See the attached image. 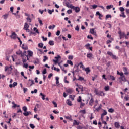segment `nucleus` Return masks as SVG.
Returning a JSON list of instances; mask_svg holds the SVG:
<instances>
[{
    "mask_svg": "<svg viewBox=\"0 0 129 129\" xmlns=\"http://www.w3.org/2000/svg\"><path fill=\"white\" fill-rule=\"evenodd\" d=\"M60 34H61V31H60V30H57L55 34L56 36H60Z\"/></svg>",
    "mask_w": 129,
    "mask_h": 129,
    "instance_id": "49530a36",
    "label": "nucleus"
},
{
    "mask_svg": "<svg viewBox=\"0 0 129 129\" xmlns=\"http://www.w3.org/2000/svg\"><path fill=\"white\" fill-rule=\"evenodd\" d=\"M10 37L11 39H13V40H16V39H17V36L16 32L12 33L11 35H10Z\"/></svg>",
    "mask_w": 129,
    "mask_h": 129,
    "instance_id": "423d86ee",
    "label": "nucleus"
},
{
    "mask_svg": "<svg viewBox=\"0 0 129 129\" xmlns=\"http://www.w3.org/2000/svg\"><path fill=\"white\" fill-rule=\"evenodd\" d=\"M52 103L53 104H54V107H57L58 105L57 104V103H56V102H55L54 101H53Z\"/></svg>",
    "mask_w": 129,
    "mask_h": 129,
    "instance_id": "a18cd8bd",
    "label": "nucleus"
},
{
    "mask_svg": "<svg viewBox=\"0 0 129 129\" xmlns=\"http://www.w3.org/2000/svg\"><path fill=\"white\" fill-rule=\"evenodd\" d=\"M70 8L73 9V10H74V11H75L76 13H79V12H80V8H79L77 6L75 7L74 6L71 5Z\"/></svg>",
    "mask_w": 129,
    "mask_h": 129,
    "instance_id": "7ed1b4c3",
    "label": "nucleus"
},
{
    "mask_svg": "<svg viewBox=\"0 0 129 129\" xmlns=\"http://www.w3.org/2000/svg\"><path fill=\"white\" fill-rule=\"evenodd\" d=\"M23 115H24V116H28L29 115V113L28 112V111H26V112H24L23 113Z\"/></svg>",
    "mask_w": 129,
    "mask_h": 129,
    "instance_id": "a19ab883",
    "label": "nucleus"
},
{
    "mask_svg": "<svg viewBox=\"0 0 129 129\" xmlns=\"http://www.w3.org/2000/svg\"><path fill=\"white\" fill-rule=\"evenodd\" d=\"M21 58H22L23 63H26V62H27L26 57H25V56H22Z\"/></svg>",
    "mask_w": 129,
    "mask_h": 129,
    "instance_id": "5701e85b",
    "label": "nucleus"
},
{
    "mask_svg": "<svg viewBox=\"0 0 129 129\" xmlns=\"http://www.w3.org/2000/svg\"><path fill=\"white\" fill-rule=\"evenodd\" d=\"M54 58L56 60L53 59L52 61L54 62V64L57 65V64H58V62H59V59H61V56L58 55L57 56H55Z\"/></svg>",
    "mask_w": 129,
    "mask_h": 129,
    "instance_id": "39448f33",
    "label": "nucleus"
},
{
    "mask_svg": "<svg viewBox=\"0 0 129 129\" xmlns=\"http://www.w3.org/2000/svg\"><path fill=\"white\" fill-rule=\"evenodd\" d=\"M107 55H109V56H110L112 57V59L114 60H117V57H116V55H115L113 54V53L110 51H108L107 52Z\"/></svg>",
    "mask_w": 129,
    "mask_h": 129,
    "instance_id": "20e7f679",
    "label": "nucleus"
},
{
    "mask_svg": "<svg viewBox=\"0 0 129 129\" xmlns=\"http://www.w3.org/2000/svg\"><path fill=\"white\" fill-rule=\"evenodd\" d=\"M67 63H68V64H69L70 65H71V66H72V65H73V62H72V61H71L70 60H67Z\"/></svg>",
    "mask_w": 129,
    "mask_h": 129,
    "instance_id": "7c9ffc66",
    "label": "nucleus"
},
{
    "mask_svg": "<svg viewBox=\"0 0 129 129\" xmlns=\"http://www.w3.org/2000/svg\"><path fill=\"white\" fill-rule=\"evenodd\" d=\"M75 29L76 31H79V26H78V25H77Z\"/></svg>",
    "mask_w": 129,
    "mask_h": 129,
    "instance_id": "0e129e2a",
    "label": "nucleus"
},
{
    "mask_svg": "<svg viewBox=\"0 0 129 129\" xmlns=\"http://www.w3.org/2000/svg\"><path fill=\"white\" fill-rule=\"evenodd\" d=\"M81 96H79L78 99H77V102H81Z\"/></svg>",
    "mask_w": 129,
    "mask_h": 129,
    "instance_id": "6e6d98bb",
    "label": "nucleus"
},
{
    "mask_svg": "<svg viewBox=\"0 0 129 129\" xmlns=\"http://www.w3.org/2000/svg\"><path fill=\"white\" fill-rule=\"evenodd\" d=\"M114 126L116 128L119 129L120 128V125L119 124V122H115L114 123Z\"/></svg>",
    "mask_w": 129,
    "mask_h": 129,
    "instance_id": "9d476101",
    "label": "nucleus"
},
{
    "mask_svg": "<svg viewBox=\"0 0 129 129\" xmlns=\"http://www.w3.org/2000/svg\"><path fill=\"white\" fill-rule=\"evenodd\" d=\"M120 17H122V18H126V15H125V13L124 12H121V14L119 15Z\"/></svg>",
    "mask_w": 129,
    "mask_h": 129,
    "instance_id": "6ab92c4d",
    "label": "nucleus"
},
{
    "mask_svg": "<svg viewBox=\"0 0 129 129\" xmlns=\"http://www.w3.org/2000/svg\"><path fill=\"white\" fill-rule=\"evenodd\" d=\"M24 30H26V29H29V25L28 24V23L26 22L24 24V26L23 28Z\"/></svg>",
    "mask_w": 129,
    "mask_h": 129,
    "instance_id": "a211bd4d",
    "label": "nucleus"
},
{
    "mask_svg": "<svg viewBox=\"0 0 129 129\" xmlns=\"http://www.w3.org/2000/svg\"><path fill=\"white\" fill-rule=\"evenodd\" d=\"M52 76H53V73H50V74L48 75V77L49 79H50V78H51V77H52Z\"/></svg>",
    "mask_w": 129,
    "mask_h": 129,
    "instance_id": "774afa93",
    "label": "nucleus"
},
{
    "mask_svg": "<svg viewBox=\"0 0 129 129\" xmlns=\"http://www.w3.org/2000/svg\"><path fill=\"white\" fill-rule=\"evenodd\" d=\"M22 49L23 50H28L29 48L28 47V45L26 44H23L21 46Z\"/></svg>",
    "mask_w": 129,
    "mask_h": 129,
    "instance_id": "1a4fd4ad",
    "label": "nucleus"
},
{
    "mask_svg": "<svg viewBox=\"0 0 129 129\" xmlns=\"http://www.w3.org/2000/svg\"><path fill=\"white\" fill-rule=\"evenodd\" d=\"M68 59L69 60H73V55H69Z\"/></svg>",
    "mask_w": 129,
    "mask_h": 129,
    "instance_id": "864d4df0",
    "label": "nucleus"
},
{
    "mask_svg": "<svg viewBox=\"0 0 129 129\" xmlns=\"http://www.w3.org/2000/svg\"><path fill=\"white\" fill-rule=\"evenodd\" d=\"M90 32L92 34V35H94L95 36H96V32L94 31V29H91Z\"/></svg>",
    "mask_w": 129,
    "mask_h": 129,
    "instance_id": "f8f14e48",
    "label": "nucleus"
},
{
    "mask_svg": "<svg viewBox=\"0 0 129 129\" xmlns=\"http://www.w3.org/2000/svg\"><path fill=\"white\" fill-rule=\"evenodd\" d=\"M109 86H105L104 88L105 91H108V90H109Z\"/></svg>",
    "mask_w": 129,
    "mask_h": 129,
    "instance_id": "f704fd0d",
    "label": "nucleus"
},
{
    "mask_svg": "<svg viewBox=\"0 0 129 129\" xmlns=\"http://www.w3.org/2000/svg\"><path fill=\"white\" fill-rule=\"evenodd\" d=\"M66 103L69 105V106H71L72 105V102H71L69 99L67 100Z\"/></svg>",
    "mask_w": 129,
    "mask_h": 129,
    "instance_id": "2eb2a0df",
    "label": "nucleus"
},
{
    "mask_svg": "<svg viewBox=\"0 0 129 129\" xmlns=\"http://www.w3.org/2000/svg\"><path fill=\"white\" fill-rule=\"evenodd\" d=\"M38 22L39 24H40L42 25H43V21H42V20L40 19V18H38Z\"/></svg>",
    "mask_w": 129,
    "mask_h": 129,
    "instance_id": "680f3d73",
    "label": "nucleus"
},
{
    "mask_svg": "<svg viewBox=\"0 0 129 129\" xmlns=\"http://www.w3.org/2000/svg\"><path fill=\"white\" fill-rule=\"evenodd\" d=\"M83 70H85V71L86 73V74H88V73H89V72H90V68L89 67H87V68H84L83 69Z\"/></svg>",
    "mask_w": 129,
    "mask_h": 129,
    "instance_id": "6e6552de",
    "label": "nucleus"
},
{
    "mask_svg": "<svg viewBox=\"0 0 129 129\" xmlns=\"http://www.w3.org/2000/svg\"><path fill=\"white\" fill-rule=\"evenodd\" d=\"M17 39H18L19 42L20 43V46H22V44H23V42H22V41H21V39L20 38V37H17Z\"/></svg>",
    "mask_w": 129,
    "mask_h": 129,
    "instance_id": "603ef678",
    "label": "nucleus"
},
{
    "mask_svg": "<svg viewBox=\"0 0 129 129\" xmlns=\"http://www.w3.org/2000/svg\"><path fill=\"white\" fill-rule=\"evenodd\" d=\"M47 12H48V14H49V15H52V10H51L50 9H48Z\"/></svg>",
    "mask_w": 129,
    "mask_h": 129,
    "instance_id": "052dcab7",
    "label": "nucleus"
},
{
    "mask_svg": "<svg viewBox=\"0 0 129 129\" xmlns=\"http://www.w3.org/2000/svg\"><path fill=\"white\" fill-rule=\"evenodd\" d=\"M93 102H94V100L93 99V98H91L89 101V105H91V106H92Z\"/></svg>",
    "mask_w": 129,
    "mask_h": 129,
    "instance_id": "dca6fc26",
    "label": "nucleus"
},
{
    "mask_svg": "<svg viewBox=\"0 0 129 129\" xmlns=\"http://www.w3.org/2000/svg\"><path fill=\"white\" fill-rule=\"evenodd\" d=\"M77 129H85V128L84 127L79 125L77 127Z\"/></svg>",
    "mask_w": 129,
    "mask_h": 129,
    "instance_id": "09e8293b",
    "label": "nucleus"
},
{
    "mask_svg": "<svg viewBox=\"0 0 129 129\" xmlns=\"http://www.w3.org/2000/svg\"><path fill=\"white\" fill-rule=\"evenodd\" d=\"M111 8H113V5H110L107 6V7H106L107 10H110V9Z\"/></svg>",
    "mask_w": 129,
    "mask_h": 129,
    "instance_id": "a878e982",
    "label": "nucleus"
},
{
    "mask_svg": "<svg viewBox=\"0 0 129 129\" xmlns=\"http://www.w3.org/2000/svg\"><path fill=\"white\" fill-rule=\"evenodd\" d=\"M44 58L43 60V62H46V61H47V60H48V57H47V56H44Z\"/></svg>",
    "mask_w": 129,
    "mask_h": 129,
    "instance_id": "c03bdc74",
    "label": "nucleus"
},
{
    "mask_svg": "<svg viewBox=\"0 0 129 129\" xmlns=\"http://www.w3.org/2000/svg\"><path fill=\"white\" fill-rule=\"evenodd\" d=\"M29 126L30 127H31V128H32V129H34L35 127V125L33 124H30Z\"/></svg>",
    "mask_w": 129,
    "mask_h": 129,
    "instance_id": "37998d69",
    "label": "nucleus"
},
{
    "mask_svg": "<svg viewBox=\"0 0 129 129\" xmlns=\"http://www.w3.org/2000/svg\"><path fill=\"white\" fill-rule=\"evenodd\" d=\"M108 111L110 113H113V112H114V109H113V108H110L108 110Z\"/></svg>",
    "mask_w": 129,
    "mask_h": 129,
    "instance_id": "b1692460",
    "label": "nucleus"
},
{
    "mask_svg": "<svg viewBox=\"0 0 129 129\" xmlns=\"http://www.w3.org/2000/svg\"><path fill=\"white\" fill-rule=\"evenodd\" d=\"M48 44L50 46H54L55 45V42H54V41L53 40H50L49 41Z\"/></svg>",
    "mask_w": 129,
    "mask_h": 129,
    "instance_id": "aec40b11",
    "label": "nucleus"
},
{
    "mask_svg": "<svg viewBox=\"0 0 129 129\" xmlns=\"http://www.w3.org/2000/svg\"><path fill=\"white\" fill-rule=\"evenodd\" d=\"M119 10L120 11V12H124V11H125L124 8L123 7H120L119 8Z\"/></svg>",
    "mask_w": 129,
    "mask_h": 129,
    "instance_id": "79ce46f5",
    "label": "nucleus"
},
{
    "mask_svg": "<svg viewBox=\"0 0 129 129\" xmlns=\"http://www.w3.org/2000/svg\"><path fill=\"white\" fill-rule=\"evenodd\" d=\"M13 87H15V86H17L18 85V83L14 82L12 84Z\"/></svg>",
    "mask_w": 129,
    "mask_h": 129,
    "instance_id": "bf43d9fd",
    "label": "nucleus"
},
{
    "mask_svg": "<svg viewBox=\"0 0 129 129\" xmlns=\"http://www.w3.org/2000/svg\"><path fill=\"white\" fill-rule=\"evenodd\" d=\"M87 57L89 58V59H93V54L92 53H87Z\"/></svg>",
    "mask_w": 129,
    "mask_h": 129,
    "instance_id": "9b49d317",
    "label": "nucleus"
},
{
    "mask_svg": "<svg viewBox=\"0 0 129 129\" xmlns=\"http://www.w3.org/2000/svg\"><path fill=\"white\" fill-rule=\"evenodd\" d=\"M80 113H82V114H85V113H86V111L85 110V109L84 110H81L80 111Z\"/></svg>",
    "mask_w": 129,
    "mask_h": 129,
    "instance_id": "c756f323",
    "label": "nucleus"
},
{
    "mask_svg": "<svg viewBox=\"0 0 129 129\" xmlns=\"http://www.w3.org/2000/svg\"><path fill=\"white\" fill-rule=\"evenodd\" d=\"M34 64H39L40 63V60H39V58H35V61H33Z\"/></svg>",
    "mask_w": 129,
    "mask_h": 129,
    "instance_id": "f3484780",
    "label": "nucleus"
},
{
    "mask_svg": "<svg viewBox=\"0 0 129 129\" xmlns=\"http://www.w3.org/2000/svg\"><path fill=\"white\" fill-rule=\"evenodd\" d=\"M110 78L111 80H115V77L113 76L110 75Z\"/></svg>",
    "mask_w": 129,
    "mask_h": 129,
    "instance_id": "de8ad7c7",
    "label": "nucleus"
},
{
    "mask_svg": "<svg viewBox=\"0 0 129 129\" xmlns=\"http://www.w3.org/2000/svg\"><path fill=\"white\" fill-rule=\"evenodd\" d=\"M29 66V65L27 64V63H24L23 65V67L24 68H26V69H28V67Z\"/></svg>",
    "mask_w": 129,
    "mask_h": 129,
    "instance_id": "ea45409f",
    "label": "nucleus"
},
{
    "mask_svg": "<svg viewBox=\"0 0 129 129\" xmlns=\"http://www.w3.org/2000/svg\"><path fill=\"white\" fill-rule=\"evenodd\" d=\"M26 20H27V22L28 23H31V22H32V20L31 19H30V18L29 17H28L27 18H26Z\"/></svg>",
    "mask_w": 129,
    "mask_h": 129,
    "instance_id": "e433bc0d",
    "label": "nucleus"
},
{
    "mask_svg": "<svg viewBox=\"0 0 129 129\" xmlns=\"http://www.w3.org/2000/svg\"><path fill=\"white\" fill-rule=\"evenodd\" d=\"M94 93L98 96H104L105 95V94L103 91H99L98 89H95Z\"/></svg>",
    "mask_w": 129,
    "mask_h": 129,
    "instance_id": "f03ea898",
    "label": "nucleus"
},
{
    "mask_svg": "<svg viewBox=\"0 0 129 129\" xmlns=\"http://www.w3.org/2000/svg\"><path fill=\"white\" fill-rule=\"evenodd\" d=\"M117 74L120 76V77L119 78V80H121V81H123L124 82H126V81H127L125 76L124 75V74L122 72L120 73L119 71H117Z\"/></svg>",
    "mask_w": 129,
    "mask_h": 129,
    "instance_id": "f257e3e1",
    "label": "nucleus"
},
{
    "mask_svg": "<svg viewBox=\"0 0 129 129\" xmlns=\"http://www.w3.org/2000/svg\"><path fill=\"white\" fill-rule=\"evenodd\" d=\"M69 98L72 99V100H74V97H73V96H72V95H69Z\"/></svg>",
    "mask_w": 129,
    "mask_h": 129,
    "instance_id": "338daca9",
    "label": "nucleus"
},
{
    "mask_svg": "<svg viewBox=\"0 0 129 129\" xmlns=\"http://www.w3.org/2000/svg\"><path fill=\"white\" fill-rule=\"evenodd\" d=\"M85 105V104L82 102H81V104H80V108H81V107L84 106Z\"/></svg>",
    "mask_w": 129,
    "mask_h": 129,
    "instance_id": "4d7b16f0",
    "label": "nucleus"
},
{
    "mask_svg": "<svg viewBox=\"0 0 129 129\" xmlns=\"http://www.w3.org/2000/svg\"><path fill=\"white\" fill-rule=\"evenodd\" d=\"M77 80H79V81L80 80V81H83V80H84V78L79 76Z\"/></svg>",
    "mask_w": 129,
    "mask_h": 129,
    "instance_id": "c9c22d12",
    "label": "nucleus"
},
{
    "mask_svg": "<svg viewBox=\"0 0 129 129\" xmlns=\"http://www.w3.org/2000/svg\"><path fill=\"white\" fill-rule=\"evenodd\" d=\"M16 54L17 55H18L19 56H20V55H21L20 57H24V56H25V54L23 53V52L21 50H19L18 51H17L16 52Z\"/></svg>",
    "mask_w": 129,
    "mask_h": 129,
    "instance_id": "0eeeda50",
    "label": "nucleus"
},
{
    "mask_svg": "<svg viewBox=\"0 0 129 129\" xmlns=\"http://www.w3.org/2000/svg\"><path fill=\"white\" fill-rule=\"evenodd\" d=\"M8 17H9V14H5L3 15V17L4 20H7V19H8Z\"/></svg>",
    "mask_w": 129,
    "mask_h": 129,
    "instance_id": "412c9836",
    "label": "nucleus"
},
{
    "mask_svg": "<svg viewBox=\"0 0 129 129\" xmlns=\"http://www.w3.org/2000/svg\"><path fill=\"white\" fill-rule=\"evenodd\" d=\"M53 70H54L55 71H57V72H59L60 71V69L54 67Z\"/></svg>",
    "mask_w": 129,
    "mask_h": 129,
    "instance_id": "3c124183",
    "label": "nucleus"
},
{
    "mask_svg": "<svg viewBox=\"0 0 129 129\" xmlns=\"http://www.w3.org/2000/svg\"><path fill=\"white\" fill-rule=\"evenodd\" d=\"M67 14H71V13H72V10L71 9H69L68 10V11H67Z\"/></svg>",
    "mask_w": 129,
    "mask_h": 129,
    "instance_id": "13d9d810",
    "label": "nucleus"
},
{
    "mask_svg": "<svg viewBox=\"0 0 129 129\" xmlns=\"http://www.w3.org/2000/svg\"><path fill=\"white\" fill-rule=\"evenodd\" d=\"M6 61H9V60H10V56L6 55Z\"/></svg>",
    "mask_w": 129,
    "mask_h": 129,
    "instance_id": "e2e57ef3",
    "label": "nucleus"
},
{
    "mask_svg": "<svg viewBox=\"0 0 129 129\" xmlns=\"http://www.w3.org/2000/svg\"><path fill=\"white\" fill-rule=\"evenodd\" d=\"M73 92V90H72V89L69 88L66 90V93H69V94H72Z\"/></svg>",
    "mask_w": 129,
    "mask_h": 129,
    "instance_id": "ddd939ff",
    "label": "nucleus"
},
{
    "mask_svg": "<svg viewBox=\"0 0 129 129\" xmlns=\"http://www.w3.org/2000/svg\"><path fill=\"white\" fill-rule=\"evenodd\" d=\"M125 37V33L124 32H123L120 35V39H123Z\"/></svg>",
    "mask_w": 129,
    "mask_h": 129,
    "instance_id": "4be33fe9",
    "label": "nucleus"
},
{
    "mask_svg": "<svg viewBox=\"0 0 129 129\" xmlns=\"http://www.w3.org/2000/svg\"><path fill=\"white\" fill-rule=\"evenodd\" d=\"M39 48H43L44 44L43 43H39L38 45Z\"/></svg>",
    "mask_w": 129,
    "mask_h": 129,
    "instance_id": "cd10ccee",
    "label": "nucleus"
},
{
    "mask_svg": "<svg viewBox=\"0 0 129 129\" xmlns=\"http://www.w3.org/2000/svg\"><path fill=\"white\" fill-rule=\"evenodd\" d=\"M100 109H101V107H100V106L99 107H98L96 109V111L98 112L100 110Z\"/></svg>",
    "mask_w": 129,
    "mask_h": 129,
    "instance_id": "69168bd1",
    "label": "nucleus"
},
{
    "mask_svg": "<svg viewBox=\"0 0 129 129\" xmlns=\"http://www.w3.org/2000/svg\"><path fill=\"white\" fill-rule=\"evenodd\" d=\"M107 114V112L106 111V110H104L103 113L102 114V115L104 116V115H106Z\"/></svg>",
    "mask_w": 129,
    "mask_h": 129,
    "instance_id": "8fccbe9b",
    "label": "nucleus"
},
{
    "mask_svg": "<svg viewBox=\"0 0 129 129\" xmlns=\"http://www.w3.org/2000/svg\"><path fill=\"white\" fill-rule=\"evenodd\" d=\"M28 55L30 56V57H32L33 56V51L31 50H28Z\"/></svg>",
    "mask_w": 129,
    "mask_h": 129,
    "instance_id": "393cba45",
    "label": "nucleus"
},
{
    "mask_svg": "<svg viewBox=\"0 0 129 129\" xmlns=\"http://www.w3.org/2000/svg\"><path fill=\"white\" fill-rule=\"evenodd\" d=\"M29 81H31V83L30 84V87H31V86H32V85H33V84H35V83H34V80L29 79Z\"/></svg>",
    "mask_w": 129,
    "mask_h": 129,
    "instance_id": "473e14b6",
    "label": "nucleus"
},
{
    "mask_svg": "<svg viewBox=\"0 0 129 129\" xmlns=\"http://www.w3.org/2000/svg\"><path fill=\"white\" fill-rule=\"evenodd\" d=\"M111 15H110V14H107V15H106V18H105V19H106V20H107V19H108L109 18H111Z\"/></svg>",
    "mask_w": 129,
    "mask_h": 129,
    "instance_id": "58836bf2",
    "label": "nucleus"
},
{
    "mask_svg": "<svg viewBox=\"0 0 129 129\" xmlns=\"http://www.w3.org/2000/svg\"><path fill=\"white\" fill-rule=\"evenodd\" d=\"M10 68L11 69L10 70V73H11V72H12V70H13V68H12V66H10V67L6 66L5 67V71H7V70H8V69H10Z\"/></svg>",
    "mask_w": 129,
    "mask_h": 129,
    "instance_id": "4468645a",
    "label": "nucleus"
},
{
    "mask_svg": "<svg viewBox=\"0 0 129 129\" xmlns=\"http://www.w3.org/2000/svg\"><path fill=\"white\" fill-rule=\"evenodd\" d=\"M47 74V69L44 68L43 72H42V74H43V75H44V74Z\"/></svg>",
    "mask_w": 129,
    "mask_h": 129,
    "instance_id": "4c0bfd02",
    "label": "nucleus"
},
{
    "mask_svg": "<svg viewBox=\"0 0 129 129\" xmlns=\"http://www.w3.org/2000/svg\"><path fill=\"white\" fill-rule=\"evenodd\" d=\"M87 38L88 39H90L91 40H93V37L92 36H91V35H88L87 36Z\"/></svg>",
    "mask_w": 129,
    "mask_h": 129,
    "instance_id": "5fc2aeb1",
    "label": "nucleus"
},
{
    "mask_svg": "<svg viewBox=\"0 0 129 129\" xmlns=\"http://www.w3.org/2000/svg\"><path fill=\"white\" fill-rule=\"evenodd\" d=\"M40 95L42 96V99H43V100H45V97H46V95L43 94L42 93L40 94Z\"/></svg>",
    "mask_w": 129,
    "mask_h": 129,
    "instance_id": "2f4dec72",
    "label": "nucleus"
},
{
    "mask_svg": "<svg viewBox=\"0 0 129 129\" xmlns=\"http://www.w3.org/2000/svg\"><path fill=\"white\" fill-rule=\"evenodd\" d=\"M74 125H79V123L77 122V121L76 120H74Z\"/></svg>",
    "mask_w": 129,
    "mask_h": 129,
    "instance_id": "72a5a7b5",
    "label": "nucleus"
},
{
    "mask_svg": "<svg viewBox=\"0 0 129 129\" xmlns=\"http://www.w3.org/2000/svg\"><path fill=\"white\" fill-rule=\"evenodd\" d=\"M22 109L24 112H26V111L28 110V108L26 106L23 107Z\"/></svg>",
    "mask_w": 129,
    "mask_h": 129,
    "instance_id": "bb28decb",
    "label": "nucleus"
},
{
    "mask_svg": "<svg viewBox=\"0 0 129 129\" xmlns=\"http://www.w3.org/2000/svg\"><path fill=\"white\" fill-rule=\"evenodd\" d=\"M66 119H69V120H70L71 121H72V117L71 116H66L65 117Z\"/></svg>",
    "mask_w": 129,
    "mask_h": 129,
    "instance_id": "c85d7f7f",
    "label": "nucleus"
}]
</instances>
